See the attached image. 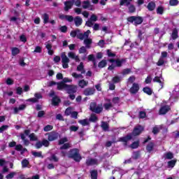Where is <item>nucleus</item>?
<instances>
[{
    "label": "nucleus",
    "instance_id": "nucleus-49",
    "mask_svg": "<svg viewBox=\"0 0 179 179\" xmlns=\"http://www.w3.org/2000/svg\"><path fill=\"white\" fill-rule=\"evenodd\" d=\"M53 127L52 125H47L44 127L43 130L45 132H48V131H51Z\"/></svg>",
    "mask_w": 179,
    "mask_h": 179
},
{
    "label": "nucleus",
    "instance_id": "nucleus-16",
    "mask_svg": "<svg viewBox=\"0 0 179 179\" xmlns=\"http://www.w3.org/2000/svg\"><path fill=\"white\" fill-rule=\"evenodd\" d=\"M72 1H66L64 3V10L68 11L71 9L73 5L75 0H71Z\"/></svg>",
    "mask_w": 179,
    "mask_h": 179
},
{
    "label": "nucleus",
    "instance_id": "nucleus-50",
    "mask_svg": "<svg viewBox=\"0 0 179 179\" xmlns=\"http://www.w3.org/2000/svg\"><path fill=\"white\" fill-rule=\"evenodd\" d=\"M72 114V108H67L65 110V115H71Z\"/></svg>",
    "mask_w": 179,
    "mask_h": 179
},
{
    "label": "nucleus",
    "instance_id": "nucleus-31",
    "mask_svg": "<svg viewBox=\"0 0 179 179\" xmlns=\"http://www.w3.org/2000/svg\"><path fill=\"white\" fill-rule=\"evenodd\" d=\"M163 128V126H157L155 127L152 129V134L156 135V134H159V131Z\"/></svg>",
    "mask_w": 179,
    "mask_h": 179
},
{
    "label": "nucleus",
    "instance_id": "nucleus-47",
    "mask_svg": "<svg viewBox=\"0 0 179 179\" xmlns=\"http://www.w3.org/2000/svg\"><path fill=\"white\" fill-rule=\"evenodd\" d=\"M108 103H105L104 107L106 110H110L111 107H113V104H111V102H110V100H108Z\"/></svg>",
    "mask_w": 179,
    "mask_h": 179
},
{
    "label": "nucleus",
    "instance_id": "nucleus-4",
    "mask_svg": "<svg viewBox=\"0 0 179 179\" xmlns=\"http://www.w3.org/2000/svg\"><path fill=\"white\" fill-rule=\"evenodd\" d=\"M90 109L91 110V111L99 114V113H101L103 111V105L96 106V103H92Z\"/></svg>",
    "mask_w": 179,
    "mask_h": 179
},
{
    "label": "nucleus",
    "instance_id": "nucleus-28",
    "mask_svg": "<svg viewBox=\"0 0 179 179\" xmlns=\"http://www.w3.org/2000/svg\"><path fill=\"white\" fill-rule=\"evenodd\" d=\"M42 19L43 20L44 24H47V23H48L49 22L48 20H50V16L48 15V14L45 13L43 15Z\"/></svg>",
    "mask_w": 179,
    "mask_h": 179
},
{
    "label": "nucleus",
    "instance_id": "nucleus-35",
    "mask_svg": "<svg viewBox=\"0 0 179 179\" xmlns=\"http://www.w3.org/2000/svg\"><path fill=\"white\" fill-rule=\"evenodd\" d=\"M176 163H177L176 160H171L168 162V167L169 169H173L176 166Z\"/></svg>",
    "mask_w": 179,
    "mask_h": 179
},
{
    "label": "nucleus",
    "instance_id": "nucleus-39",
    "mask_svg": "<svg viewBox=\"0 0 179 179\" xmlns=\"http://www.w3.org/2000/svg\"><path fill=\"white\" fill-rule=\"evenodd\" d=\"M164 157H165V159H173V157H174V155L171 152H166L164 155Z\"/></svg>",
    "mask_w": 179,
    "mask_h": 179
},
{
    "label": "nucleus",
    "instance_id": "nucleus-52",
    "mask_svg": "<svg viewBox=\"0 0 179 179\" xmlns=\"http://www.w3.org/2000/svg\"><path fill=\"white\" fill-rule=\"evenodd\" d=\"M138 146H139V141H136L131 144V148L136 149V148H138Z\"/></svg>",
    "mask_w": 179,
    "mask_h": 179
},
{
    "label": "nucleus",
    "instance_id": "nucleus-17",
    "mask_svg": "<svg viewBox=\"0 0 179 179\" xmlns=\"http://www.w3.org/2000/svg\"><path fill=\"white\" fill-rule=\"evenodd\" d=\"M139 90V85L136 83H134L132 87L130 89V92L133 94H135V93H138Z\"/></svg>",
    "mask_w": 179,
    "mask_h": 179
},
{
    "label": "nucleus",
    "instance_id": "nucleus-44",
    "mask_svg": "<svg viewBox=\"0 0 179 179\" xmlns=\"http://www.w3.org/2000/svg\"><path fill=\"white\" fill-rule=\"evenodd\" d=\"M107 65V62L106 60H102L101 62L99 63V68H104Z\"/></svg>",
    "mask_w": 179,
    "mask_h": 179
},
{
    "label": "nucleus",
    "instance_id": "nucleus-54",
    "mask_svg": "<svg viewBox=\"0 0 179 179\" xmlns=\"http://www.w3.org/2000/svg\"><path fill=\"white\" fill-rule=\"evenodd\" d=\"M29 138L30 141H37V136H36V134H31L29 136Z\"/></svg>",
    "mask_w": 179,
    "mask_h": 179
},
{
    "label": "nucleus",
    "instance_id": "nucleus-29",
    "mask_svg": "<svg viewBox=\"0 0 179 179\" xmlns=\"http://www.w3.org/2000/svg\"><path fill=\"white\" fill-rule=\"evenodd\" d=\"M84 43L85 45L86 48H90V44H92V39L91 38H85L84 40Z\"/></svg>",
    "mask_w": 179,
    "mask_h": 179
},
{
    "label": "nucleus",
    "instance_id": "nucleus-46",
    "mask_svg": "<svg viewBox=\"0 0 179 179\" xmlns=\"http://www.w3.org/2000/svg\"><path fill=\"white\" fill-rule=\"evenodd\" d=\"M164 64V59H163L162 57H160L159 61L157 63V65L158 66H162Z\"/></svg>",
    "mask_w": 179,
    "mask_h": 179
},
{
    "label": "nucleus",
    "instance_id": "nucleus-22",
    "mask_svg": "<svg viewBox=\"0 0 179 179\" xmlns=\"http://www.w3.org/2000/svg\"><path fill=\"white\" fill-rule=\"evenodd\" d=\"M24 108H26V105L24 104L20 105L19 107L14 108V113L17 114L19 111H23Z\"/></svg>",
    "mask_w": 179,
    "mask_h": 179
},
{
    "label": "nucleus",
    "instance_id": "nucleus-64",
    "mask_svg": "<svg viewBox=\"0 0 179 179\" xmlns=\"http://www.w3.org/2000/svg\"><path fill=\"white\" fill-rule=\"evenodd\" d=\"M50 160L52 162H58V157H57V156L55 155H52L51 157H50Z\"/></svg>",
    "mask_w": 179,
    "mask_h": 179
},
{
    "label": "nucleus",
    "instance_id": "nucleus-26",
    "mask_svg": "<svg viewBox=\"0 0 179 179\" xmlns=\"http://www.w3.org/2000/svg\"><path fill=\"white\" fill-rule=\"evenodd\" d=\"M87 85H89V82L85 80H80L78 82V86L80 87H82L83 89V87H86V86H87Z\"/></svg>",
    "mask_w": 179,
    "mask_h": 179
},
{
    "label": "nucleus",
    "instance_id": "nucleus-7",
    "mask_svg": "<svg viewBox=\"0 0 179 179\" xmlns=\"http://www.w3.org/2000/svg\"><path fill=\"white\" fill-rule=\"evenodd\" d=\"M128 21L134 23V24H141L143 22V19L141 17H130L128 18Z\"/></svg>",
    "mask_w": 179,
    "mask_h": 179
},
{
    "label": "nucleus",
    "instance_id": "nucleus-45",
    "mask_svg": "<svg viewBox=\"0 0 179 179\" xmlns=\"http://www.w3.org/2000/svg\"><path fill=\"white\" fill-rule=\"evenodd\" d=\"M169 3L171 6H177L178 5V0H170Z\"/></svg>",
    "mask_w": 179,
    "mask_h": 179
},
{
    "label": "nucleus",
    "instance_id": "nucleus-24",
    "mask_svg": "<svg viewBox=\"0 0 179 179\" xmlns=\"http://www.w3.org/2000/svg\"><path fill=\"white\" fill-rule=\"evenodd\" d=\"M35 97L36 98H31L28 99V101H32V103H37V100L38 99H41V94H35Z\"/></svg>",
    "mask_w": 179,
    "mask_h": 179
},
{
    "label": "nucleus",
    "instance_id": "nucleus-10",
    "mask_svg": "<svg viewBox=\"0 0 179 179\" xmlns=\"http://www.w3.org/2000/svg\"><path fill=\"white\" fill-rule=\"evenodd\" d=\"M45 48L48 50V53L49 55H52L54 54V50H52V43L51 41H48L45 43Z\"/></svg>",
    "mask_w": 179,
    "mask_h": 179
},
{
    "label": "nucleus",
    "instance_id": "nucleus-51",
    "mask_svg": "<svg viewBox=\"0 0 179 179\" xmlns=\"http://www.w3.org/2000/svg\"><path fill=\"white\" fill-rule=\"evenodd\" d=\"M147 150L148 152H152L153 150V143H150L147 145Z\"/></svg>",
    "mask_w": 179,
    "mask_h": 179
},
{
    "label": "nucleus",
    "instance_id": "nucleus-21",
    "mask_svg": "<svg viewBox=\"0 0 179 179\" xmlns=\"http://www.w3.org/2000/svg\"><path fill=\"white\" fill-rule=\"evenodd\" d=\"M99 164V161L96 159H88L87 160V166H94Z\"/></svg>",
    "mask_w": 179,
    "mask_h": 179
},
{
    "label": "nucleus",
    "instance_id": "nucleus-11",
    "mask_svg": "<svg viewBox=\"0 0 179 179\" xmlns=\"http://www.w3.org/2000/svg\"><path fill=\"white\" fill-rule=\"evenodd\" d=\"M29 134H30V130H25L24 134H21V139L24 141V144L25 146H28V145L30 143L29 140H26V136H29Z\"/></svg>",
    "mask_w": 179,
    "mask_h": 179
},
{
    "label": "nucleus",
    "instance_id": "nucleus-57",
    "mask_svg": "<svg viewBox=\"0 0 179 179\" xmlns=\"http://www.w3.org/2000/svg\"><path fill=\"white\" fill-rule=\"evenodd\" d=\"M15 176H16V173L12 172V173H9L8 175L6 176V178L7 179H12V178H13V177H15Z\"/></svg>",
    "mask_w": 179,
    "mask_h": 179
},
{
    "label": "nucleus",
    "instance_id": "nucleus-42",
    "mask_svg": "<svg viewBox=\"0 0 179 179\" xmlns=\"http://www.w3.org/2000/svg\"><path fill=\"white\" fill-rule=\"evenodd\" d=\"M101 128L103 129V131H108V124H107V122H103L101 123Z\"/></svg>",
    "mask_w": 179,
    "mask_h": 179
},
{
    "label": "nucleus",
    "instance_id": "nucleus-3",
    "mask_svg": "<svg viewBox=\"0 0 179 179\" xmlns=\"http://www.w3.org/2000/svg\"><path fill=\"white\" fill-rule=\"evenodd\" d=\"M109 62H110L111 65L108 66V69L109 71H113L115 66H121L122 65V60L116 59L114 60L113 59H109Z\"/></svg>",
    "mask_w": 179,
    "mask_h": 179
},
{
    "label": "nucleus",
    "instance_id": "nucleus-8",
    "mask_svg": "<svg viewBox=\"0 0 179 179\" xmlns=\"http://www.w3.org/2000/svg\"><path fill=\"white\" fill-rule=\"evenodd\" d=\"M171 96L169 100L171 101V100H173V99H178L179 97V87L176 86L175 89L170 92Z\"/></svg>",
    "mask_w": 179,
    "mask_h": 179
},
{
    "label": "nucleus",
    "instance_id": "nucleus-60",
    "mask_svg": "<svg viewBox=\"0 0 179 179\" xmlns=\"http://www.w3.org/2000/svg\"><path fill=\"white\" fill-rule=\"evenodd\" d=\"M86 51V48L83 46L79 49V54H85Z\"/></svg>",
    "mask_w": 179,
    "mask_h": 179
},
{
    "label": "nucleus",
    "instance_id": "nucleus-5",
    "mask_svg": "<svg viewBox=\"0 0 179 179\" xmlns=\"http://www.w3.org/2000/svg\"><path fill=\"white\" fill-rule=\"evenodd\" d=\"M62 57V67L64 69H66L69 68V58L66 57V55L65 52L62 53L61 55Z\"/></svg>",
    "mask_w": 179,
    "mask_h": 179
},
{
    "label": "nucleus",
    "instance_id": "nucleus-33",
    "mask_svg": "<svg viewBox=\"0 0 179 179\" xmlns=\"http://www.w3.org/2000/svg\"><path fill=\"white\" fill-rule=\"evenodd\" d=\"M61 101V100L59 99V98L58 97H54L52 100V104L53 106H58V104H59V102Z\"/></svg>",
    "mask_w": 179,
    "mask_h": 179
},
{
    "label": "nucleus",
    "instance_id": "nucleus-18",
    "mask_svg": "<svg viewBox=\"0 0 179 179\" xmlns=\"http://www.w3.org/2000/svg\"><path fill=\"white\" fill-rule=\"evenodd\" d=\"M59 19H62V20H67L68 22H73L72 15H60Z\"/></svg>",
    "mask_w": 179,
    "mask_h": 179
},
{
    "label": "nucleus",
    "instance_id": "nucleus-53",
    "mask_svg": "<svg viewBox=\"0 0 179 179\" xmlns=\"http://www.w3.org/2000/svg\"><path fill=\"white\" fill-rule=\"evenodd\" d=\"M43 48L40 46H36L35 48V50H34V52H36V53H41V51H42Z\"/></svg>",
    "mask_w": 179,
    "mask_h": 179
},
{
    "label": "nucleus",
    "instance_id": "nucleus-61",
    "mask_svg": "<svg viewBox=\"0 0 179 179\" xmlns=\"http://www.w3.org/2000/svg\"><path fill=\"white\" fill-rule=\"evenodd\" d=\"M28 164H29V161L27 159L22 160V167H27Z\"/></svg>",
    "mask_w": 179,
    "mask_h": 179
},
{
    "label": "nucleus",
    "instance_id": "nucleus-20",
    "mask_svg": "<svg viewBox=\"0 0 179 179\" xmlns=\"http://www.w3.org/2000/svg\"><path fill=\"white\" fill-rule=\"evenodd\" d=\"M94 92H96L94 88H87L84 90V94L85 96H92V94H94Z\"/></svg>",
    "mask_w": 179,
    "mask_h": 179
},
{
    "label": "nucleus",
    "instance_id": "nucleus-6",
    "mask_svg": "<svg viewBox=\"0 0 179 179\" xmlns=\"http://www.w3.org/2000/svg\"><path fill=\"white\" fill-rule=\"evenodd\" d=\"M46 135H48V141H49V142L56 141V139H58V137L59 136V134L55 131L46 134Z\"/></svg>",
    "mask_w": 179,
    "mask_h": 179
},
{
    "label": "nucleus",
    "instance_id": "nucleus-27",
    "mask_svg": "<svg viewBox=\"0 0 179 179\" xmlns=\"http://www.w3.org/2000/svg\"><path fill=\"white\" fill-rule=\"evenodd\" d=\"M82 22H83V20L80 17H76L74 18V22L77 27H78V26H80V24H82Z\"/></svg>",
    "mask_w": 179,
    "mask_h": 179
},
{
    "label": "nucleus",
    "instance_id": "nucleus-15",
    "mask_svg": "<svg viewBox=\"0 0 179 179\" xmlns=\"http://www.w3.org/2000/svg\"><path fill=\"white\" fill-rule=\"evenodd\" d=\"M69 148H71V144H69V143H65L60 148V149L62 150V153L63 156H66V149H69Z\"/></svg>",
    "mask_w": 179,
    "mask_h": 179
},
{
    "label": "nucleus",
    "instance_id": "nucleus-43",
    "mask_svg": "<svg viewBox=\"0 0 179 179\" xmlns=\"http://www.w3.org/2000/svg\"><path fill=\"white\" fill-rule=\"evenodd\" d=\"M91 178L92 179H97V171H91Z\"/></svg>",
    "mask_w": 179,
    "mask_h": 179
},
{
    "label": "nucleus",
    "instance_id": "nucleus-36",
    "mask_svg": "<svg viewBox=\"0 0 179 179\" xmlns=\"http://www.w3.org/2000/svg\"><path fill=\"white\" fill-rule=\"evenodd\" d=\"M156 8V4L154 2H150L148 5V9L150 10H154Z\"/></svg>",
    "mask_w": 179,
    "mask_h": 179
},
{
    "label": "nucleus",
    "instance_id": "nucleus-59",
    "mask_svg": "<svg viewBox=\"0 0 179 179\" xmlns=\"http://www.w3.org/2000/svg\"><path fill=\"white\" fill-rule=\"evenodd\" d=\"M90 121H92V122H96L97 121V116H96L95 115H92L90 118Z\"/></svg>",
    "mask_w": 179,
    "mask_h": 179
},
{
    "label": "nucleus",
    "instance_id": "nucleus-23",
    "mask_svg": "<svg viewBox=\"0 0 179 179\" xmlns=\"http://www.w3.org/2000/svg\"><path fill=\"white\" fill-rule=\"evenodd\" d=\"M77 71H78V72H80V73H85L86 72V71H85L83 62H80V64L77 66Z\"/></svg>",
    "mask_w": 179,
    "mask_h": 179
},
{
    "label": "nucleus",
    "instance_id": "nucleus-9",
    "mask_svg": "<svg viewBox=\"0 0 179 179\" xmlns=\"http://www.w3.org/2000/svg\"><path fill=\"white\" fill-rule=\"evenodd\" d=\"M153 81L157 82L159 84V90L164 87V80L163 79V77H162L161 76H155V78L153 79Z\"/></svg>",
    "mask_w": 179,
    "mask_h": 179
},
{
    "label": "nucleus",
    "instance_id": "nucleus-34",
    "mask_svg": "<svg viewBox=\"0 0 179 179\" xmlns=\"http://www.w3.org/2000/svg\"><path fill=\"white\" fill-rule=\"evenodd\" d=\"M131 1L132 0H120V5L121 6H128L131 3Z\"/></svg>",
    "mask_w": 179,
    "mask_h": 179
},
{
    "label": "nucleus",
    "instance_id": "nucleus-13",
    "mask_svg": "<svg viewBox=\"0 0 179 179\" xmlns=\"http://www.w3.org/2000/svg\"><path fill=\"white\" fill-rule=\"evenodd\" d=\"M170 111V106H162L159 109V115H164L166 113H169Z\"/></svg>",
    "mask_w": 179,
    "mask_h": 179
},
{
    "label": "nucleus",
    "instance_id": "nucleus-25",
    "mask_svg": "<svg viewBox=\"0 0 179 179\" xmlns=\"http://www.w3.org/2000/svg\"><path fill=\"white\" fill-rule=\"evenodd\" d=\"M131 139H132V136L131 135H128L126 137L120 138V142H124L125 143L124 145H127V143L129 141H131Z\"/></svg>",
    "mask_w": 179,
    "mask_h": 179
},
{
    "label": "nucleus",
    "instance_id": "nucleus-62",
    "mask_svg": "<svg viewBox=\"0 0 179 179\" xmlns=\"http://www.w3.org/2000/svg\"><path fill=\"white\" fill-rule=\"evenodd\" d=\"M78 33H79V30L73 31L71 32L70 35L71 37H76V36H78Z\"/></svg>",
    "mask_w": 179,
    "mask_h": 179
},
{
    "label": "nucleus",
    "instance_id": "nucleus-48",
    "mask_svg": "<svg viewBox=\"0 0 179 179\" xmlns=\"http://www.w3.org/2000/svg\"><path fill=\"white\" fill-rule=\"evenodd\" d=\"M42 146H45V148H48V146H50V141L48 140L43 139L42 141Z\"/></svg>",
    "mask_w": 179,
    "mask_h": 179
},
{
    "label": "nucleus",
    "instance_id": "nucleus-40",
    "mask_svg": "<svg viewBox=\"0 0 179 179\" xmlns=\"http://www.w3.org/2000/svg\"><path fill=\"white\" fill-rule=\"evenodd\" d=\"M32 155H33V156H34V157H43V155H42L41 152L33 151Z\"/></svg>",
    "mask_w": 179,
    "mask_h": 179
},
{
    "label": "nucleus",
    "instance_id": "nucleus-55",
    "mask_svg": "<svg viewBox=\"0 0 179 179\" xmlns=\"http://www.w3.org/2000/svg\"><path fill=\"white\" fill-rule=\"evenodd\" d=\"M94 24V22H93L92 20H89L86 22V26H88V27H92Z\"/></svg>",
    "mask_w": 179,
    "mask_h": 179
},
{
    "label": "nucleus",
    "instance_id": "nucleus-56",
    "mask_svg": "<svg viewBox=\"0 0 179 179\" xmlns=\"http://www.w3.org/2000/svg\"><path fill=\"white\" fill-rule=\"evenodd\" d=\"M113 83H118V82H121V78L118 76H115L113 78Z\"/></svg>",
    "mask_w": 179,
    "mask_h": 179
},
{
    "label": "nucleus",
    "instance_id": "nucleus-38",
    "mask_svg": "<svg viewBox=\"0 0 179 179\" xmlns=\"http://www.w3.org/2000/svg\"><path fill=\"white\" fill-rule=\"evenodd\" d=\"M12 55H17L20 52V50L17 48H13L11 50Z\"/></svg>",
    "mask_w": 179,
    "mask_h": 179
},
{
    "label": "nucleus",
    "instance_id": "nucleus-19",
    "mask_svg": "<svg viewBox=\"0 0 179 179\" xmlns=\"http://www.w3.org/2000/svg\"><path fill=\"white\" fill-rule=\"evenodd\" d=\"M68 57L69 58H71V59H75L76 62H79L80 61L79 56L76 55L73 52H69L68 53Z\"/></svg>",
    "mask_w": 179,
    "mask_h": 179
},
{
    "label": "nucleus",
    "instance_id": "nucleus-41",
    "mask_svg": "<svg viewBox=\"0 0 179 179\" xmlns=\"http://www.w3.org/2000/svg\"><path fill=\"white\" fill-rule=\"evenodd\" d=\"M143 92H144V93H146L149 96H150V94H152V89H150V87H146L143 88Z\"/></svg>",
    "mask_w": 179,
    "mask_h": 179
},
{
    "label": "nucleus",
    "instance_id": "nucleus-58",
    "mask_svg": "<svg viewBox=\"0 0 179 179\" xmlns=\"http://www.w3.org/2000/svg\"><path fill=\"white\" fill-rule=\"evenodd\" d=\"M79 129V127L78 126H71L70 127V131L71 132H76Z\"/></svg>",
    "mask_w": 179,
    "mask_h": 179
},
{
    "label": "nucleus",
    "instance_id": "nucleus-2",
    "mask_svg": "<svg viewBox=\"0 0 179 179\" xmlns=\"http://www.w3.org/2000/svg\"><path fill=\"white\" fill-rule=\"evenodd\" d=\"M69 157H72L76 162H80L82 159L78 149L72 150L69 154Z\"/></svg>",
    "mask_w": 179,
    "mask_h": 179
},
{
    "label": "nucleus",
    "instance_id": "nucleus-32",
    "mask_svg": "<svg viewBox=\"0 0 179 179\" xmlns=\"http://www.w3.org/2000/svg\"><path fill=\"white\" fill-rule=\"evenodd\" d=\"M178 37V31L177 29H175L173 30L172 34H171V38L173 40H176Z\"/></svg>",
    "mask_w": 179,
    "mask_h": 179
},
{
    "label": "nucleus",
    "instance_id": "nucleus-30",
    "mask_svg": "<svg viewBox=\"0 0 179 179\" xmlns=\"http://www.w3.org/2000/svg\"><path fill=\"white\" fill-rule=\"evenodd\" d=\"M79 124L83 125V127H86V125H89V120L84 119L78 120Z\"/></svg>",
    "mask_w": 179,
    "mask_h": 179
},
{
    "label": "nucleus",
    "instance_id": "nucleus-14",
    "mask_svg": "<svg viewBox=\"0 0 179 179\" xmlns=\"http://www.w3.org/2000/svg\"><path fill=\"white\" fill-rule=\"evenodd\" d=\"M83 9H89L90 10H94V8L90 5L89 1H85L83 2Z\"/></svg>",
    "mask_w": 179,
    "mask_h": 179
},
{
    "label": "nucleus",
    "instance_id": "nucleus-37",
    "mask_svg": "<svg viewBox=\"0 0 179 179\" xmlns=\"http://www.w3.org/2000/svg\"><path fill=\"white\" fill-rule=\"evenodd\" d=\"M71 75L73 78H75V79H83V76L82 73L78 74L77 73H73Z\"/></svg>",
    "mask_w": 179,
    "mask_h": 179
},
{
    "label": "nucleus",
    "instance_id": "nucleus-12",
    "mask_svg": "<svg viewBox=\"0 0 179 179\" xmlns=\"http://www.w3.org/2000/svg\"><path fill=\"white\" fill-rule=\"evenodd\" d=\"M143 131V127L141 125L136 126L133 131V135H134V136H136L137 135H140V134H142Z\"/></svg>",
    "mask_w": 179,
    "mask_h": 179
},
{
    "label": "nucleus",
    "instance_id": "nucleus-63",
    "mask_svg": "<svg viewBox=\"0 0 179 179\" xmlns=\"http://www.w3.org/2000/svg\"><path fill=\"white\" fill-rule=\"evenodd\" d=\"M163 7H158L157 9V13H158V15H163Z\"/></svg>",
    "mask_w": 179,
    "mask_h": 179
},
{
    "label": "nucleus",
    "instance_id": "nucleus-1",
    "mask_svg": "<svg viewBox=\"0 0 179 179\" xmlns=\"http://www.w3.org/2000/svg\"><path fill=\"white\" fill-rule=\"evenodd\" d=\"M57 89L59 90H66L69 94H71V93H76V90H78L76 85H68L64 83H57Z\"/></svg>",
    "mask_w": 179,
    "mask_h": 179
}]
</instances>
